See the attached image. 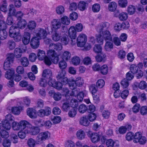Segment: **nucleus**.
I'll use <instances>...</instances> for the list:
<instances>
[{"label": "nucleus", "mask_w": 147, "mask_h": 147, "mask_svg": "<svg viewBox=\"0 0 147 147\" xmlns=\"http://www.w3.org/2000/svg\"><path fill=\"white\" fill-rule=\"evenodd\" d=\"M9 35L11 37L13 38L16 42H18L22 39V36L20 33L19 29L14 24L10 27Z\"/></svg>", "instance_id": "f257e3e1"}, {"label": "nucleus", "mask_w": 147, "mask_h": 147, "mask_svg": "<svg viewBox=\"0 0 147 147\" xmlns=\"http://www.w3.org/2000/svg\"><path fill=\"white\" fill-rule=\"evenodd\" d=\"M52 38L54 41L57 42L60 40L63 45H66L69 42V38L67 36L64 35L61 36L60 33L55 31L53 33Z\"/></svg>", "instance_id": "f03ea898"}, {"label": "nucleus", "mask_w": 147, "mask_h": 147, "mask_svg": "<svg viewBox=\"0 0 147 147\" xmlns=\"http://www.w3.org/2000/svg\"><path fill=\"white\" fill-rule=\"evenodd\" d=\"M28 123V121L25 120H22L19 122L13 121L12 124V127L15 131L24 130L26 128Z\"/></svg>", "instance_id": "7ed1b4c3"}, {"label": "nucleus", "mask_w": 147, "mask_h": 147, "mask_svg": "<svg viewBox=\"0 0 147 147\" xmlns=\"http://www.w3.org/2000/svg\"><path fill=\"white\" fill-rule=\"evenodd\" d=\"M37 56L39 60H44L45 64L47 65H50L51 64V62L49 58L46 55L45 51L39 49L37 54Z\"/></svg>", "instance_id": "20e7f679"}, {"label": "nucleus", "mask_w": 147, "mask_h": 147, "mask_svg": "<svg viewBox=\"0 0 147 147\" xmlns=\"http://www.w3.org/2000/svg\"><path fill=\"white\" fill-rule=\"evenodd\" d=\"M50 136V134L48 131L41 132L37 136L36 142L37 143L41 144L45 140L48 139Z\"/></svg>", "instance_id": "39448f33"}, {"label": "nucleus", "mask_w": 147, "mask_h": 147, "mask_svg": "<svg viewBox=\"0 0 147 147\" xmlns=\"http://www.w3.org/2000/svg\"><path fill=\"white\" fill-rule=\"evenodd\" d=\"M88 136L90 138L92 142L93 143H96L99 142L101 138L104 139L105 137L102 136V133H92L89 131L88 134Z\"/></svg>", "instance_id": "423d86ee"}, {"label": "nucleus", "mask_w": 147, "mask_h": 147, "mask_svg": "<svg viewBox=\"0 0 147 147\" xmlns=\"http://www.w3.org/2000/svg\"><path fill=\"white\" fill-rule=\"evenodd\" d=\"M64 92L66 93L65 96L67 100L63 103L62 109L63 111H67L70 108V96L68 95L69 91L68 89L65 88L63 90Z\"/></svg>", "instance_id": "0eeeda50"}, {"label": "nucleus", "mask_w": 147, "mask_h": 147, "mask_svg": "<svg viewBox=\"0 0 147 147\" xmlns=\"http://www.w3.org/2000/svg\"><path fill=\"white\" fill-rule=\"evenodd\" d=\"M66 74L65 70H61L58 72L57 76V80L61 81L62 85H66L68 82V79L65 76Z\"/></svg>", "instance_id": "6e6552de"}, {"label": "nucleus", "mask_w": 147, "mask_h": 147, "mask_svg": "<svg viewBox=\"0 0 147 147\" xmlns=\"http://www.w3.org/2000/svg\"><path fill=\"white\" fill-rule=\"evenodd\" d=\"M34 36H36V37L39 39H44L47 35V33L44 29L39 28L35 30L33 33Z\"/></svg>", "instance_id": "1a4fd4ad"}, {"label": "nucleus", "mask_w": 147, "mask_h": 147, "mask_svg": "<svg viewBox=\"0 0 147 147\" xmlns=\"http://www.w3.org/2000/svg\"><path fill=\"white\" fill-rule=\"evenodd\" d=\"M25 131L32 135H36L39 132L40 130L37 127L32 126L28 122Z\"/></svg>", "instance_id": "9d476101"}, {"label": "nucleus", "mask_w": 147, "mask_h": 147, "mask_svg": "<svg viewBox=\"0 0 147 147\" xmlns=\"http://www.w3.org/2000/svg\"><path fill=\"white\" fill-rule=\"evenodd\" d=\"M13 55L12 53L8 54V57L5 60L4 64V69L5 70H8L11 67V64L13 63Z\"/></svg>", "instance_id": "9b49d317"}, {"label": "nucleus", "mask_w": 147, "mask_h": 147, "mask_svg": "<svg viewBox=\"0 0 147 147\" xmlns=\"http://www.w3.org/2000/svg\"><path fill=\"white\" fill-rule=\"evenodd\" d=\"M87 37L84 34H80L78 36L77 39V45L78 47H84L87 41Z\"/></svg>", "instance_id": "f8f14e48"}, {"label": "nucleus", "mask_w": 147, "mask_h": 147, "mask_svg": "<svg viewBox=\"0 0 147 147\" xmlns=\"http://www.w3.org/2000/svg\"><path fill=\"white\" fill-rule=\"evenodd\" d=\"M51 109L49 107H46L44 109H41L38 110L37 114L40 117H43L45 116H48L51 113Z\"/></svg>", "instance_id": "ddd939ff"}, {"label": "nucleus", "mask_w": 147, "mask_h": 147, "mask_svg": "<svg viewBox=\"0 0 147 147\" xmlns=\"http://www.w3.org/2000/svg\"><path fill=\"white\" fill-rule=\"evenodd\" d=\"M48 80V84L50 86L58 90L62 88L63 85L61 82H56L55 79H53L52 78Z\"/></svg>", "instance_id": "4468645a"}, {"label": "nucleus", "mask_w": 147, "mask_h": 147, "mask_svg": "<svg viewBox=\"0 0 147 147\" xmlns=\"http://www.w3.org/2000/svg\"><path fill=\"white\" fill-rule=\"evenodd\" d=\"M50 26L52 31H56L61 28V23L60 20L54 19L51 21Z\"/></svg>", "instance_id": "2eb2a0df"}, {"label": "nucleus", "mask_w": 147, "mask_h": 147, "mask_svg": "<svg viewBox=\"0 0 147 147\" xmlns=\"http://www.w3.org/2000/svg\"><path fill=\"white\" fill-rule=\"evenodd\" d=\"M110 24L107 22H103L100 23L96 27V31L99 33H101L105 30L107 29L110 26Z\"/></svg>", "instance_id": "dca6fc26"}, {"label": "nucleus", "mask_w": 147, "mask_h": 147, "mask_svg": "<svg viewBox=\"0 0 147 147\" xmlns=\"http://www.w3.org/2000/svg\"><path fill=\"white\" fill-rule=\"evenodd\" d=\"M39 39L36 36L34 37L31 40L30 44L33 49H35L37 48L39 46Z\"/></svg>", "instance_id": "f3484780"}, {"label": "nucleus", "mask_w": 147, "mask_h": 147, "mask_svg": "<svg viewBox=\"0 0 147 147\" xmlns=\"http://www.w3.org/2000/svg\"><path fill=\"white\" fill-rule=\"evenodd\" d=\"M131 128V126L130 124H127L124 126H122L120 127L118 131L119 132L122 134H124L127 131L130 130Z\"/></svg>", "instance_id": "a211bd4d"}, {"label": "nucleus", "mask_w": 147, "mask_h": 147, "mask_svg": "<svg viewBox=\"0 0 147 147\" xmlns=\"http://www.w3.org/2000/svg\"><path fill=\"white\" fill-rule=\"evenodd\" d=\"M52 73L49 69H45L43 71L42 76L43 78L46 80H49L52 78Z\"/></svg>", "instance_id": "6ab92c4d"}, {"label": "nucleus", "mask_w": 147, "mask_h": 147, "mask_svg": "<svg viewBox=\"0 0 147 147\" xmlns=\"http://www.w3.org/2000/svg\"><path fill=\"white\" fill-rule=\"evenodd\" d=\"M74 26L70 27L69 30V35L72 39H75L76 37V32Z\"/></svg>", "instance_id": "aec40b11"}, {"label": "nucleus", "mask_w": 147, "mask_h": 147, "mask_svg": "<svg viewBox=\"0 0 147 147\" xmlns=\"http://www.w3.org/2000/svg\"><path fill=\"white\" fill-rule=\"evenodd\" d=\"M27 114L31 118H35L37 117L36 110L32 108H29L27 109Z\"/></svg>", "instance_id": "412c9836"}, {"label": "nucleus", "mask_w": 147, "mask_h": 147, "mask_svg": "<svg viewBox=\"0 0 147 147\" xmlns=\"http://www.w3.org/2000/svg\"><path fill=\"white\" fill-rule=\"evenodd\" d=\"M104 39L105 40H109L112 41V38L110 32L108 30H105L102 32Z\"/></svg>", "instance_id": "4be33fe9"}, {"label": "nucleus", "mask_w": 147, "mask_h": 147, "mask_svg": "<svg viewBox=\"0 0 147 147\" xmlns=\"http://www.w3.org/2000/svg\"><path fill=\"white\" fill-rule=\"evenodd\" d=\"M114 16L115 17H118L119 20L121 21H124L126 20L128 18V14L127 13L125 12H122L118 14L115 13Z\"/></svg>", "instance_id": "5701e85b"}, {"label": "nucleus", "mask_w": 147, "mask_h": 147, "mask_svg": "<svg viewBox=\"0 0 147 147\" xmlns=\"http://www.w3.org/2000/svg\"><path fill=\"white\" fill-rule=\"evenodd\" d=\"M30 34L28 32H25L24 35L22 38V42L24 44L26 45L30 42Z\"/></svg>", "instance_id": "b1692460"}, {"label": "nucleus", "mask_w": 147, "mask_h": 147, "mask_svg": "<svg viewBox=\"0 0 147 147\" xmlns=\"http://www.w3.org/2000/svg\"><path fill=\"white\" fill-rule=\"evenodd\" d=\"M16 12V10L14 5L12 4L9 5L8 8V16H14Z\"/></svg>", "instance_id": "393cba45"}, {"label": "nucleus", "mask_w": 147, "mask_h": 147, "mask_svg": "<svg viewBox=\"0 0 147 147\" xmlns=\"http://www.w3.org/2000/svg\"><path fill=\"white\" fill-rule=\"evenodd\" d=\"M15 73V71L13 69H11L7 70L5 72V78L8 79H10L13 77Z\"/></svg>", "instance_id": "a878e982"}, {"label": "nucleus", "mask_w": 147, "mask_h": 147, "mask_svg": "<svg viewBox=\"0 0 147 147\" xmlns=\"http://www.w3.org/2000/svg\"><path fill=\"white\" fill-rule=\"evenodd\" d=\"M49 48V49H55L56 50H61L62 49V47L60 43H51L50 45Z\"/></svg>", "instance_id": "bb28decb"}, {"label": "nucleus", "mask_w": 147, "mask_h": 147, "mask_svg": "<svg viewBox=\"0 0 147 147\" xmlns=\"http://www.w3.org/2000/svg\"><path fill=\"white\" fill-rule=\"evenodd\" d=\"M117 7V3L114 1L111 2L108 5V9L111 12H114L116 10Z\"/></svg>", "instance_id": "cd10ccee"}, {"label": "nucleus", "mask_w": 147, "mask_h": 147, "mask_svg": "<svg viewBox=\"0 0 147 147\" xmlns=\"http://www.w3.org/2000/svg\"><path fill=\"white\" fill-rule=\"evenodd\" d=\"M80 123L81 125L87 126L88 125L89 122L86 116L81 117L80 120Z\"/></svg>", "instance_id": "c85d7f7f"}, {"label": "nucleus", "mask_w": 147, "mask_h": 147, "mask_svg": "<svg viewBox=\"0 0 147 147\" xmlns=\"http://www.w3.org/2000/svg\"><path fill=\"white\" fill-rule=\"evenodd\" d=\"M137 67L138 69H139L140 70L139 71L138 74L137 75V78L138 79H139L141 78L143 76V72L141 70L142 69L143 67V64L142 62L139 63L137 65Z\"/></svg>", "instance_id": "c756f323"}, {"label": "nucleus", "mask_w": 147, "mask_h": 147, "mask_svg": "<svg viewBox=\"0 0 147 147\" xmlns=\"http://www.w3.org/2000/svg\"><path fill=\"white\" fill-rule=\"evenodd\" d=\"M76 135L77 138L80 140H82L84 139L86 136L84 131L82 129L77 131Z\"/></svg>", "instance_id": "7c9ffc66"}, {"label": "nucleus", "mask_w": 147, "mask_h": 147, "mask_svg": "<svg viewBox=\"0 0 147 147\" xmlns=\"http://www.w3.org/2000/svg\"><path fill=\"white\" fill-rule=\"evenodd\" d=\"M134 85L136 87H138L140 89L142 90L145 88L146 86V82L144 81H142L140 83L135 82L134 83Z\"/></svg>", "instance_id": "2f4dec72"}, {"label": "nucleus", "mask_w": 147, "mask_h": 147, "mask_svg": "<svg viewBox=\"0 0 147 147\" xmlns=\"http://www.w3.org/2000/svg\"><path fill=\"white\" fill-rule=\"evenodd\" d=\"M23 51L20 48H17L14 51L13 56H14L16 58H19L21 57Z\"/></svg>", "instance_id": "473e14b6"}, {"label": "nucleus", "mask_w": 147, "mask_h": 147, "mask_svg": "<svg viewBox=\"0 0 147 147\" xmlns=\"http://www.w3.org/2000/svg\"><path fill=\"white\" fill-rule=\"evenodd\" d=\"M78 9L82 11H84L87 7L86 3L83 1H80L78 5Z\"/></svg>", "instance_id": "72a5a7b5"}, {"label": "nucleus", "mask_w": 147, "mask_h": 147, "mask_svg": "<svg viewBox=\"0 0 147 147\" xmlns=\"http://www.w3.org/2000/svg\"><path fill=\"white\" fill-rule=\"evenodd\" d=\"M71 55V53L69 51H65L63 52L61 55V57L62 59L67 61L70 58Z\"/></svg>", "instance_id": "f704fd0d"}, {"label": "nucleus", "mask_w": 147, "mask_h": 147, "mask_svg": "<svg viewBox=\"0 0 147 147\" xmlns=\"http://www.w3.org/2000/svg\"><path fill=\"white\" fill-rule=\"evenodd\" d=\"M26 24V22L25 20L21 19L18 21L17 27L19 29H23L25 28Z\"/></svg>", "instance_id": "c9c22d12"}, {"label": "nucleus", "mask_w": 147, "mask_h": 147, "mask_svg": "<svg viewBox=\"0 0 147 147\" xmlns=\"http://www.w3.org/2000/svg\"><path fill=\"white\" fill-rule=\"evenodd\" d=\"M6 120H3L2 123V128L1 129H4L6 130H9L11 128L10 123Z\"/></svg>", "instance_id": "e433bc0d"}, {"label": "nucleus", "mask_w": 147, "mask_h": 147, "mask_svg": "<svg viewBox=\"0 0 147 147\" xmlns=\"http://www.w3.org/2000/svg\"><path fill=\"white\" fill-rule=\"evenodd\" d=\"M6 29H1L0 30V40L5 39L7 36V33L6 30Z\"/></svg>", "instance_id": "4c0bfd02"}, {"label": "nucleus", "mask_w": 147, "mask_h": 147, "mask_svg": "<svg viewBox=\"0 0 147 147\" xmlns=\"http://www.w3.org/2000/svg\"><path fill=\"white\" fill-rule=\"evenodd\" d=\"M23 107L19 106L18 107H13L11 109L12 113L15 115H18L20 113V111L22 109Z\"/></svg>", "instance_id": "58836bf2"}, {"label": "nucleus", "mask_w": 147, "mask_h": 147, "mask_svg": "<svg viewBox=\"0 0 147 147\" xmlns=\"http://www.w3.org/2000/svg\"><path fill=\"white\" fill-rule=\"evenodd\" d=\"M113 48V44L112 42L107 41L106 43L105 46V49L107 51H110L112 50Z\"/></svg>", "instance_id": "ea45409f"}, {"label": "nucleus", "mask_w": 147, "mask_h": 147, "mask_svg": "<svg viewBox=\"0 0 147 147\" xmlns=\"http://www.w3.org/2000/svg\"><path fill=\"white\" fill-rule=\"evenodd\" d=\"M36 24L34 21H30L27 24V27L30 30L34 29L36 27Z\"/></svg>", "instance_id": "a19ab883"}, {"label": "nucleus", "mask_w": 147, "mask_h": 147, "mask_svg": "<svg viewBox=\"0 0 147 147\" xmlns=\"http://www.w3.org/2000/svg\"><path fill=\"white\" fill-rule=\"evenodd\" d=\"M67 84H68L69 87L71 90L75 89L76 88L77 86L75 83V80L72 78L70 79L69 80H68V82Z\"/></svg>", "instance_id": "79ce46f5"}, {"label": "nucleus", "mask_w": 147, "mask_h": 147, "mask_svg": "<svg viewBox=\"0 0 147 147\" xmlns=\"http://www.w3.org/2000/svg\"><path fill=\"white\" fill-rule=\"evenodd\" d=\"M142 134L141 132H137L134 135V140L133 142L134 143H138V140L142 137Z\"/></svg>", "instance_id": "37998d69"}, {"label": "nucleus", "mask_w": 147, "mask_h": 147, "mask_svg": "<svg viewBox=\"0 0 147 147\" xmlns=\"http://www.w3.org/2000/svg\"><path fill=\"white\" fill-rule=\"evenodd\" d=\"M4 18L2 14L0 13V29H6V25L4 21Z\"/></svg>", "instance_id": "c03bdc74"}, {"label": "nucleus", "mask_w": 147, "mask_h": 147, "mask_svg": "<svg viewBox=\"0 0 147 147\" xmlns=\"http://www.w3.org/2000/svg\"><path fill=\"white\" fill-rule=\"evenodd\" d=\"M59 67L61 69V70H63V69H65L67 66V64L65 61L64 60L62 59L60 60L58 64Z\"/></svg>", "instance_id": "a18cd8bd"}, {"label": "nucleus", "mask_w": 147, "mask_h": 147, "mask_svg": "<svg viewBox=\"0 0 147 147\" xmlns=\"http://www.w3.org/2000/svg\"><path fill=\"white\" fill-rule=\"evenodd\" d=\"M130 69L131 73L133 74L137 73L138 74L139 71L137 65L135 64H133L131 65Z\"/></svg>", "instance_id": "49530a36"}, {"label": "nucleus", "mask_w": 147, "mask_h": 147, "mask_svg": "<svg viewBox=\"0 0 147 147\" xmlns=\"http://www.w3.org/2000/svg\"><path fill=\"white\" fill-rule=\"evenodd\" d=\"M20 62L21 64L24 67L28 66L29 64L28 59L25 57H23L21 59Z\"/></svg>", "instance_id": "de8ad7c7"}, {"label": "nucleus", "mask_w": 147, "mask_h": 147, "mask_svg": "<svg viewBox=\"0 0 147 147\" xmlns=\"http://www.w3.org/2000/svg\"><path fill=\"white\" fill-rule=\"evenodd\" d=\"M70 97V106L73 108H76L78 105V102L77 100L75 99H71Z\"/></svg>", "instance_id": "09e8293b"}, {"label": "nucleus", "mask_w": 147, "mask_h": 147, "mask_svg": "<svg viewBox=\"0 0 147 147\" xmlns=\"http://www.w3.org/2000/svg\"><path fill=\"white\" fill-rule=\"evenodd\" d=\"M7 46L10 50L13 49L16 47V43L13 40H9L7 43Z\"/></svg>", "instance_id": "8fccbe9b"}, {"label": "nucleus", "mask_w": 147, "mask_h": 147, "mask_svg": "<svg viewBox=\"0 0 147 147\" xmlns=\"http://www.w3.org/2000/svg\"><path fill=\"white\" fill-rule=\"evenodd\" d=\"M92 9L94 12H98L100 9V6L99 4L95 3L92 5Z\"/></svg>", "instance_id": "3c124183"}, {"label": "nucleus", "mask_w": 147, "mask_h": 147, "mask_svg": "<svg viewBox=\"0 0 147 147\" xmlns=\"http://www.w3.org/2000/svg\"><path fill=\"white\" fill-rule=\"evenodd\" d=\"M61 23L64 25H68L70 23L69 19L66 16H64L61 18Z\"/></svg>", "instance_id": "603ef678"}, {"label": "nucleus", "mask_w": 147, "mask_h": 147, "mask_svg": "<svg viewBox=\"0 0 147 147\" xmlns=\"http://www.w3.org/2000/svg\"><path fill=\"white\" fill-rule=\"evenodd\" d=\"M75 82L76 85L77 86L80 87L82 86L84 83L83 79L80 77L77 78L75 80Z\"/></svg>", "instance_id": "864d4df0"}, {"label": "nucleus", "mask_w": 147, "mask_h": 147, "mask_svg": "<svg viewBox=\"0 0 147 147\" xmlns=\"http://www.w3.org/2000/svg\"><path fill=\"white\" fill-rule=\"evenodd\" d=\"M71 62L74 65H77L80 63V59L79 57L75 56L72 58Z\"/></svg>", "instance_id": "5fc2aeb1"}, {"label": "nucleus", "mask_w": 147, "mask_h": 147, "mask_svg": "<svg viewBox=\"0 0 147 147\" xmlns=\"http://www.w3.org/2000/svg\"><path fill=\"white\" fill-rule=\"evenodd\" d=\"M88 108L84 104L80 105L78 108V110L80 113H84L87 110Z\"/></svg>", "instance_id": "6e6d98bb"}, {"label": "nucleus", "mask_w": 147, "mask_h": 147, "mask_svg": "<svg viewBox=\"0 0 147 147\" xmlns=\"http://www.w3.org/2000/svg\"><path fill=\"white\" fill-rule=\"evenodd\" d=\"M106 57L105 54H102L101 53V55H97L95 57V59L96 61L98 62L101 61H104V59Z\"/></svg>", "instance_id": "4d7b16f0"}, {"label": "nucleus", "mask_w": 147, "mask_h": 147, "mask_svg": "<svg viewBox=\"0 0 147 147\" xmlns=\"http://www.w3.org/2000/svg\"><path fill=\"white\" fill-rule=\"evenodd\" d=\"M99 70L102 74L105 75L107 74L108 72V68L107 65H104L100 68Z\"/></svg>", "instance_id": "13d9d810"}, {"label": "nucleus", "mask_w": 147, "mask_h": 147, "mask_svg": "<svg viewBox=\"0 0 147 147\" xmlns=\"http://www.w3.org/2000/svg\"><path fill=\"white\" fill-rule=\"evenodd\" d=\"M136 7L134 6L131 5L128 7L127 11L129 15L134 14L136 11Z\"/></svg>", "instance_id": "bf43d9fd"}, {"label": "nucleus", "mask_w": 147, "mask_h": 147, "mask_svg": "<svg viewBox=\"0 0 147 147\" xmlns=\"http://www.w3.org/2000/svg\"><path fill=\"white\" fill-rule=\"evenodd\" d=\"M20 131L18 133V135L19 138L21 139H24L26 137V134H29L25 131V129L24 130H20Z\"/></svg>", "instance_id": "052dcab7"}, {"label": "nucleus", "mask_w": 147, "mask_h": 147, "mask_svg": "<svg viewBox=\"0 0 147 147\" xmlns=\"http://www.w3.org/2000/svg\"><path fill=\"white\" fill-rule=\"evenodd\" d=\"M129 93V91L128 90H125L120 92V96L123 99L126 98Z\"/></svg>", "instance_id": "680f3d73"}, {"label": "nucleus", "mask_w": 147, "mask_h": 147, "mask_svg": "<svg viewBox=\"0 0 147 147\" xmlns=\"http://www.w3.org/2000/svg\"><path fill=\"white\" fill-rule=\"evenodd\" d=\"M96 86L99 88H102L105 85V82L103 79H100L98 80L96 82Z\"/></svg>", "instance_id": "e2e57ef3"}, {"label": "nucleus", "mask_w": 147, "mask_h": 147, "mask_svg": "<svg viewBox=\"0 0 147 147\" xmlns=\"http://www.w3.org/2000/svg\"><path fill=\"white\" fill-rule=\"evenodd\" d=\"M94 51L96 53H101L102 47L101 46L98 45H96L94 47Z\"/></svg>", "instance_id": "0e129e2a"}, {"label": "nucleus", "mask_w": 147, "mask_h": 147, "mask_svg": "<svg viewBox=\"0 0 147 147\" xmlns=\"http://www.w3.org/2000/svg\"><path fill=\"white\" fill-rule=\"evenodd\" d=\"M74 27L75 29L77 32H81L83 29V25L82 24L80 23L77 24Z\"/></svg>", "instance_id": "69168bd1"}, {"label": "nucleus", "mask_w": 147, "mask_h": 147, "mask_svg": "<svg viewBox=\"0 0 147 147\" xmlns=\"http://www.w3.org/2000/svg\"><path fill=\"white\" fill-rule=\"evenodd\" d=\"M115 143L114 141L111 139H108L106 142V144L107 147H113Z\"/></svg>", "instance_id": "338daca9"}, {"label": "nucleus", "mask_w": 147, "mask_h": 147, "mask_svg": "<svg viewBox=\"0 0 147 147\" xmlns=\"http://www.w3.org/2000/svg\"><path fill=\"white\" fill-rule=\"evenodd\" d=\"M75 143L71 140H67L65 143V147H75Z\"/></svg>", "instance_id": "774afa93"}]
</instances>
